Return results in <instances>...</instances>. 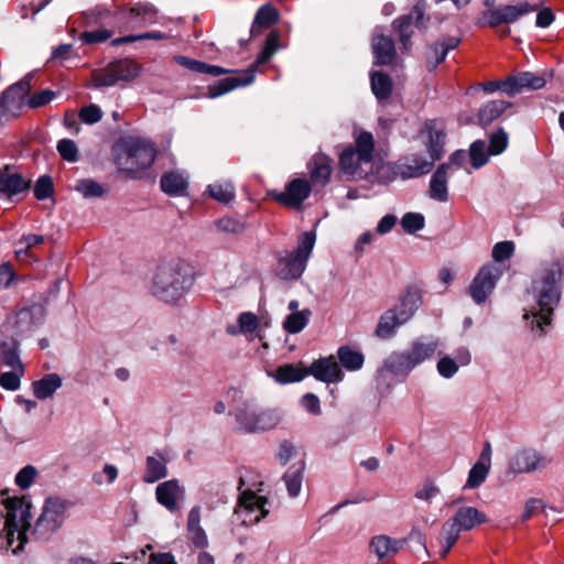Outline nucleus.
<instances>
[{
    "label": "nucleus",
    "mask_w": 564,
    "mask_h": 564,
    "mask_svg": "<svg viewBox=\"0 0 564 564\" xmlns=\"http://www.w3.org/2000/svg\"><path fill=\"white\" fill-rule=\"evenodd\" d=\"M514 251V245L512 241H501L494 246L492 258L497 262L509 259Z\"/></svg>",
    "instance_id": "60"
},
{
    "label": "nucleus",
    "mask_w": 564,
    "mask_h": 564,
    "mask_svg": "<svg viewBox=\"0 0 564 564\" xmlns=\"http://www.w3.org/2000/svg\"><path fill=\"white\" fill-rule=\"evenodd\" d=\"M279 40H280V36H279L278 32H270L267 37L265 45H264L262 52L260 53V55L258 56L256 62L249 68H253L256 66V72H257L258 67L261 64H264L265 62H268L278 52V50L280 47Z\"/></svg>",
    "instance_id": "48"
},
{
    "label": "nucleus",
    "mask_w": 564,
    "mask_h": 564,
    "mask_svg": "<svg viewBox=\"0 0 564 564\" xmlns=\"http://www.w3.org/2000/svg\"><path fill=\"white\" fill-rule=\"evenodd\" d=\"M131 15L141 17L148 23L156 21V9L151 3H138L130 9Z\"/></svg>",
    "instance_id": "57"
},
{
    "label": "nucleus",
    "mask_w": 564,
    "mask_h": 564,
    "mask_svg": "<svg viewBox=\"0 0 564 564\" xmlns=\"http://www.w3.org/2000/svg\"><path fill=\"white\" fill-rule=\"evenodd\" d=\"M239 430L247 433L267 431L275 427L281 421L276 409L261 408L254 400H241L235 410Z\"/></svg>",
    "instance_id": "6"
},
{
    "label": "nucleus",
    "mask_w": 564,
    "mask_h": 564,
    "mask_svg": "<svg viewBox=\"0 0 564 564\" xmlns=\"http://www.w3.org/2000/svg\"><path fill=\"white\" fill-rule=\"evenodd\" d=\"M424 3H417L416 6H414V8L409 14L400 17L393 22L394 28L399 32L400 42L402 43L404 48H408L411 45V37L413 35L411 25L413 23H415L417 28L424 25Z\"/></svg>",
    "instance_id": "15"
},
{
    "label": "nucleus",
    "mask_w": 564,
    "mask_h": 564,
    "mask_svg": "<svg viewBox=\"0 0 564 564\" xmlns=\"http://www.w3.org/2000/svg\"><path fill=\"white\" fill-rule=\"evenodd\" d=\"M454 525L462 531H470L476 525L488 521L486 514L475 507L463 506L448 519Z\"/></svg>",
    "instance_id": "21"
},
{
    "label": "nucleus",
    "mask_w": 564,
    "mask_h": 564,
    "mask_svg": "<svg viewBox=\"0 0 564 564\" xmlns=\"http://www.w3.org/2000/svg\"><path fill=\"white\" fill-rule=\"evenodd\" d=\"M122 152L117 158L118 166L131 174L149 169L156 156L154 144L142 138L130 137L121 142Z\"/></svg>",
    "instance_id": "5"
},
{
    "label": "nucleus",
    "mask_w": 564,
    "mask_h": 564,
    "mask_svg": "<svg viewBox=\"0 0 564 564\" xmlns=\"http://www.w3.org/2000/svg\"><path fill=\"white\" fill-rule=\"evenodd\" d=\"M238 324L240 333H252L257 329L259 321L254 314L246 312L239 315Z\"/></svg>",
    "instance_id": "62"
},
{
    "label": "nucleus",
    "mask_w": 564,
    "mask_h": 564,
    "mask_svg": "<svg viewBox=\"0 0 564 564\" xmlns=\"http://www.w3.org/2000/svg\"><path fill=\"white\" fill-rule=\"evenodd\" d=\"M44 317V310L39 305L24 307L17 312L14 328L17 335H25L34 330Z\"/></svg>",
    "instance_id": "20"
},
{
    "label": "nucleus",
    "mask_w": 564,
    "mask_h": 564,
    "mask_svg": "<svg viewBox=\"0 0 564 564\" xmlns=\"http://www.w3.org/2000/svg\"><path fill=\"white\" fill-rule=\"evenodd\" d=\"M536 10L538 6H532L529 2L523 1L514 6L508 4L487 10L484 14V18L487 20L489 26L496 28L502 23H514L521 17Z\"/></svg>",
    "instance_id": "12"
},
{
    "label": "nucleus",
    "mask_w": 564,
    "mask_h": 564,
    "mask_svg": "<svg viewBox=\"0 0 564 564\" xmlns=\"http://www.w3.org/2000/svg\"><path fill=\"white\" fill-rule=\"evenodd\" d=\"M310 177L314 185L325 186L332 175V160L323 153L313 156L310 162Z\"/></svg>",
    "instance_id": "27"
},
{
    "label": "nucleus",
    "mask_w": 564,
    "mask_h": 564,
    "mask_svg": "<svg viewBox=\"0 0 564 564\" xmlns=\"http://www.w3.org/2000/svg\"><path fill=\"white\" fill-rule=\"evenodd\" d=\"M564 274V261L555 259L532 282L534 303L525 310L523 318L532 333L539 337L552 325L553 314L562 297L561 282Z\"/></svg>",
    "instance_id": "2"
},
{
    "label": "nucleus",
    "mask_w": 564,
    "mask_h": 564,
    "mask_svg": "<svg viewBox=\"0 0 564 564\" xmlns=\"http://www.w3.org/2000/svg\"><path fill=\"white\" fill-rule=\"evenodd\" d=\"M545 85V79L543 76L523 72L516 76H510L506 79V90L509 96H514L520 93L522 89H531L536 90L541 89Z\"/></svg>",
    "instance_id": "22"
},
{
    "label": "nucleus",
    "mask_w": 564,
    "mask_h": 564,
    "mask_svg": "<svg viewBox=\"0 0 564 564\" xmlns=\"http://www.w3.org/2000/svg\"><path fill=\"white\" fill-rule=\"evenodd\" d=\"M33 192H34V196L39 200H44V199L48 198L50 196H52V194L54 192L52 178L47 175L41 176L36 181Z\"/></svg>",
    "instance_id": "56"
},
{
    "label": "nucleus",
    "mask_w": 564,
    "mask_h": 564,
    "mask_svg": "<svg viewBox=\"0 0 564 564\" xmlns=\"http://www.w3.org/2000/svg\"><path fill=\"white\" fill-rule=\"evenodd\" d=\"M207 191L212 198L221 204H228L235 198V186L228 181L210 184Z\"/></svg>",
    "instance_id": "45"
},
{
    "label": "nucleus",
    "mask_w": 564,
    "mask_h": 564,
    "mask_svg": "<svg viewBox=\"0 0 564 564\" xmlns=\"http://www.w3.org/2000/svg\"><path fill=\"white\" fill-rule=\"evenodd\" d=\"M449 164H441L431 177L430 182V197L438 200L446 202L448 199L447 193V177Z\"/></svg>",
    "instance_id": "32"
},
{
    "label": "nucleus",
    "mask_w": 564,
    "mask_h": 564,
    "mask_svg": "<svg viewBox=\"0 0 564 564\" xmlns=\"http://www.w3.org/2000/svg\"><path fill=\"white\" fill-rule=\"evenodd\" d=\"M307 375L308 371L305 368L292 364L280 366L274 372H270V377L281 384L299 382Z\"/></svg>",
    "instance_id": "38"
},
{
    "label": "nucleus",
    "mask_w": 564,
    "mask_h": 564,
    "mask_svg": "<svg viewBox=\"0 0 564 564\" xmlns=\"http://www.w3.org/2000/svg\"><path fill=\"white\" fill-rule=\"evenodd\" d=\"M62 387V378L57 373L44 376L33 383V393L40 400L51 398Z\"/></svg>",
    "instance_id": "40"
},
{
    "label": "nucleus",
    "mask_w": 564,
    "mask_h": 564,
    "mask_svg": "<svg viewBox=\"0 0 564 564\" xmlns=\"http://www.w3.org/2000/svg\"><path fill=\"white\" fill-rule=\"evenodd\" d=\"M187 532L191 541L196 547H206L208 545V539L200 527V508L193 507L187 516Z\"/></svg>",
    "instance_id": "35"
},
{
    "label": "nucleus",
    "mask_w": 564,
    "mask_h": 564,
    "mask_svg": "<svg viewBox=\"0 0 564 564\" xmlns=\"http://www.w3.org/2000/svg\"><path fill=\"white\" fill-rule=\"evenodd\" d=\"M337 355L341 365L349 371L358 370L364 365V355L348 346L339 347Z\"/></svg>",
    "instance_id": "47"
},
{
    "label": "nucleus",
    "mask_w": 564,
    "mask_h": 564,
    "mask_svg": "<svg viewBox=\"0 0 564 564\" xmlns=\"http://www.w3.org/2000/svg\"><path fill=\"white\" fill-rule=\"evenodd\" d=\"M6 506L8 512L3 531L0 533V549L11 547L17 533L19 544L12 549L13 553L22 550L29 531L36 540H48L62 527L68 509L66 500L58 497L46 498L31 529V503L25 498L9 499Z\"/></svg>",
    "instance_id": "1"
},
{
    "label": "nucleus",
    "mask_w": 564,
    "mask_h": 564,
    "mask_svg": "<svg viewBox=\"0 0 564 564\" xmlns=\"http://www.w3.org/2000/svg\"><path fill=\"white\" fill-rule=\"evenodd\" d=\"M139 65L129 58L109 63L104 69H95L91 73L95 88L115 86L119 82H129L139 75Z\"/></svg>",
    "instance_id": "9"
},
{
    "label": "nucleus",
    "mask_w": 564,
    "mask_h": 564,
    "mask_svg": "<svg viewBox=\"0 0 564 564\" xmlns=\"http://www.w3.org/2000/svg\"><path fill=\"white\" fill-rule=\"evenodd\" d=\"M316 240L313 231L304 232L294 252L284 251L278 259L276 274L282 280L299 279L306 267Z\"/></svg>",
    "instance_id": "7"
},
{
    "label": "nucleus",
    "mask_w": 564,
    "mask_h": 564,
    "mask_svg": "<svg viewBox=\"0 0 564 564\" xmlns=\"http://www.w3.org/2000/svg\"><path fill=\"white\" fill-rule=\"evenodd\" d=\"M57 151L68 162H76L78 160V150L73 140L63 139L58 141Z\"/></svg>",
    "instance_id": "59"
},
{
    "label": "nucleus",
    "mask_w": 564,
    "mask_h": 564,
    "mask_svg": "<svg viewBox=\"0 0 564 564\" xmlns=\"http://www.w3.org/2000/svg\"><path fill=\"white\" fill-rule=\"evenodd\" d=\"M24 376V366L11 368L0 376V386L9 391H17L21 384V378Z\"/></svg>",
    "instance_id": "51"
},
{
    "label": "nucleus",
    "mask_w": 564,
    "mask_h": 564,
    "mask_svg": "<svg viewBox=\"0 0 564 564\" xmlns=\"http://www.w3.org/2000/svg\"><path fill=\"white\" fill-rule=\"evenodd\" d=\"M30 185L31 178H25L9 167L0 170V193L9 196L15 195L28 189Z\"/></svg>",
    "instance_id": "25"
},
{
    "label": "nucleus",
    "mask_w": 564,
    "mask_h": 564,
    "mask_svg": "<svg viewBox=\"0 0 564 564\" xmlns=\"http://www.w3.org/2000/svg\"><path fill=\"white\" fill-rule=\"evenodd\" d=\"M422 305V294L416 288H409L406 293L402 296L397 312L401 316V319L408 322L412 318L415 312Z\"/></svg>",
    "instance_id": "36"
},
{
    "label": "nucleus",
    "mask_w": 564,
    "mask_h": 564,
    "mask_svg": "<svg viewBox=\"0 0 564 564\" xmlns=\"http://www.w3.org/2000/svg\"><path fill=\"white\" fill-rule=\"evenodd\" d=\"M192 283L189 265L176 259L156 269L152 278L151 293L166 303H175L187 292Z\"/></svg>",
    "instance_id": "3"
},
{
    "label": "nucleus",
    "mask_w": 564,
    "mask_h": 564,
    "mask_svg": "<svg viewBox=\"0 0 564 564\" xmlns=\"http://www.w3.org/2000/svg\"><path fill=\"white\" fill-rule=\"evenodd\" d=\"M508 133L502 128L492 132L489 137V153L492 155L502 153L508 147Z\"/></svg>",
    "instance_id": "52"
},
{
    "label": "nucleus",
    "mask_w": 564,
    "mask_h": 564,
    "mask_svg": "<svg viewBox=\"0 0 564 564\" xmlns=\"http://www.w3.org/2000/svg\"><path fill=\"white\" fill-rule=\"evenodd\" d=\"M312 311L304 308L300 312L289 314L283 321V328L289 334H297L302 332L310 322Z\"/></svg>",
    "instance_id": "44"
},
{
    "label": "nucleus",
    "mask_w": 564,
    "mask_h": 564,
    "mask_svg": "<svg viewBox=\"0 0 564 564\" xmlns=\"http://www.w3.org/2000/svg\"><path fill=\"white\" fill-rule=\"evenodd\" d=\"M56 97V93L51 89H44L32 94L25 101L30 109H37L48 105Z\"/></svg>",
    "instance_id": "55"
},
{
    "label": "nucleus",
    "mask_w": 564,
    "mask_h": 564,
    "mask_svg": "<svg viewBox=\"0 0 564 564\" xmlns=\"http://www.w3.org/2000/svg\"><path fill=\"white\" fill-rule=\"evenodd\" d=\"M373 137L362 132L356 139V147L343 151L339 156L341 171L356 180H366L377 171L373 158Z\"/></svg>",
    "instance_id": "4"
},
{
    "label": "nucleus",
    "mask_w": 564,
    "mask_h": 564,
    "mask_svg": "<svg viewBox=\"0 0 564 564\" xmlns=\"http://www.w3.org/2000/svg\"><path fill=\"white\" fill-rule=\"evenodd\" d=\"M167 462L162 453L149 456L145 460V470L142 480L147 484H153L167 476Z\"/></svg>",
    "instance_id": "30"
},
{
    "label": "nucleus",
    "mask_w": 564,
    "mask_h": 564,
    "mask_svg": "<svg viewBox=\"0 0 564 564\" xmlns=\"http://www.w3.org/2000/svg\"><path fill=\"white\" fill-rule=\"evenodd\" d=\"M458 37H445L441 41L435 42L430 46L429 54L426 57L427 66L432 69L438 64L444 62L449 51L457 47L459 44Z\"/></svg>",
    "instance_id": "33"
},
{
    "label": "nucleus",
    "mask_w": 564,
    "mask_h": 564,
    "mask_svg": "<svg viewBox=\"0 0 564 564\" xmlns=\"http://www.w3.org/2000/svg\"><path fill=\"white\" fill-rule=\"evenodd\" d=\"M416 367H419L417 362L413 359L408 348H405L392 351L386 358L380 371H388L393 376L408 377Z\"/></svg>",
    "instance_id": "17"
},
{
    "label": "nucleus",
    "mask_w": 564,
    "mask_h": 564,
    "mask_svg": "<svg viewBox=\"0 0 564 564\" xmlns=\"http://www.w3.org/2000/svg\"><path fill=\"white\" fill-rule=\"evenodd\" d=\"M372 53L376 65H390L395 58L394 42L390 36L375 34L372 37Z\"/></svg>",
    "instance_id": "24"
},
{
    "label": "nucleus",
    "mask_w": 564,
    "mask_h": 564,
    "mask_svg": "<svg viewBox=\"0 0 564 564\" xmlns=\"http://www.w3.org/2000/svg\"><path fill=\"white\" fill-rule=\"evenodd\" d=\"M306 370L308 375L326 383L339 382L344 378L343 371L333 356L315 360Z\"/></svg>",
    "instance_id": "19"
},
{
    "label": "nucleus",
    "mask_w": 564,
    "mask_h": 564,
    "mask_svg": "<svg viewBox=\"0 0 564 564\" xmlns=\"http://www.w3.org/2000/svg\"><path fill=\"white\" fill-rule=\"evenodd\" d=\"M33 76L28 74L20 82L7 88L1 96V106L6 111L19 110L25 105L24 97L31 90V80Z\"/></svg>",
    "instance_id": "16"
},
{
    "label": "nucleus",
    "mask_w": 564,
    "mask_h": 564,
    "mask_svg": "<svg viewBox=\"0 0 564 564\" xmlns=\"http://www.w3.org/2000/svg\"><path fill=\"white\" fill-rule=\"evenodd\" d=\"M553 462V457L533 447H521L510 457L508 469L510 473L530 474L546 468Z\"/></svg>",
    "instance_id": "10"
},
{
    "label": "nucleus",
    "mask_w": 564,
    "mask_h": 564,
    "mask_svg": "<svg viewBox=\"0 0 564 564\" xmlns=\"http://www.w3.org/2000/svg\"><path fill=\"white\" fill-rule=\"evenodd\" d=\"M185 488L177 479H170L159 484L155 488V499L166 510L174 512L178 509V502L184 499Z\"/></svg>",
    "instance_id": "14"
},
{
    "label": "nucleus",
    "mask_w": 564,
    "mask_h": 564,
    "mask_svg": "<svg viewBox=\"0 0 564 564\" xmlns=\"http://www.w3.org/2000/svg\"><path fill=\"white\" fill-rule=\"evenodd\" d=\"M424 225V216L419 213H406L401 219V226L408 234H414L423 229Z\"/></svg>",
    "instance_id": "54"
},
{
    "label": "nucleus",
    "mask_w": 564,
    "mask_h": 564,
    "mask_svg": "<svg viewBox=\"0 0 564 564\" xmlns=\"http://www.w3.org/2000/svg\"><path fill=\"white\" fill-rule=\"evenodd\" d=\"M279 19L278 10L271 4L262 6L256 13L253 23L250 29V34H260L263 30L269 29Z\"/></svg>",
    "instance_id": "37"
},
{
    "label": "nucleus",
    "mask_w": 564,
    "mask_h": 564,
    "mask_svg": "<svg viewBox=\"0 0 564 564\" xmlns=\"http://www.w3.org/2000/svg\"><path fill=\"white\" fill-rule=\"evenodd\" d=\"M0 361L9 368L23 366L19 355V341L15 338L0 340Z\"/></svg>",
    "instance_id": "39"
},
{
    "label": "nucleus",
    "mask_w": 564,
    "mask_h": 564,
    "mask_svg": "<svg viewBox=\"0 0 564 564\" xmlns=\"http://www.w3.org/2000/svg\"><path fill=\"white\" fill-rule=\"evenodd\" d=\"M160 184L165 194L176 196L187 188V178L178 172H169L161 177Z\"/></svg>",
    "instance_id": "42"
},
{
    "label": "nucleus",
    "mask_w": 564,
    "mask_h": 564,
    "mask_svg": "<svg viewBox=\"0 0 564 564\" xmlns=\"http://www.w3.org/2000/svg\"><path fill=\"white\" fill-rule=\"evenodd\" d=\"M469 156L471 160L473 167L479 169L484 166L488 161L485 141L476 140L475 142H473L469 149Z\"/></svg>",
    "instance_id": "53"
},
{
    "label": "nucleus",
    "mask_w": 564,
    "mask_h": 564,
    "mask_svg": "<svg viewBox=\"0 0 564 564\" xmlns=\"http://www.w3.org/2000/svg\"><path fill=\"white\" fill-rule=\"evenodd\" d=\"M436 368L438 373L443 378L451 379L456 375V372L459 369V366L454 358H451L449 356H444L437 361Z\"/></svg>",
    "instance_id": "58"
},
{
    "label": "nucleus",
    "mask_w": 564,
    "mask_h": 564,
    "mask_svg": "<svg viewBox=\"0 0 564 564\" xmlns=\"http://www.w3.org/2000/svg\"><path fill=\"white\" fill-rule=\"evenodd\" d=\"M460 531L449 520L442 524L437 541L441 545L440 556L445 558L459 539Z\"/></svg>",
    "instance_id": "41"
},
{
    "label": "nucleus",
    "mask_w": 564,
    "mask_h": 564,
    "mask_svg": "<svg viewBox=\"0 0 564 564\" xmlns=\"http://www.w3.org/2000/svg\"><path fill=\"white\" fill-rule=\"evenodd\" d=\"M510 106L505 100H492L484 105L478 112V123L481 126H488L494 120L499 118Z\"/></svg>",
    "instance_id": "43"
},
{
    "label": "nucleus",
    "mask_w": 564,
    "mask_h": 564,
    "mask_svg": "<svg viewBox=\"0 0 564 564\" xmlns=\"http://www.w3.org/2000/svg\"><path fill=\"white\" fill-rule=\"evenodd\" d=\"M397 312V308L387 310L379 318L375 335L381 339H388L393 336L395 328L405 324Z\"/></svg>",
    "instance_id": "34"
},
{
    "label": "nucleus",
    "mask_w": 564,
    "mask_h": 564,
    "mask_svg": "<svg viewBox=\"0 0 564 564\" xmlns=\"http://www.w3.org/2000/svg\"><path fill=\"white\" fill-rule=\"evenodd\" d=\"M254 76L256 66L253 68H247L239 72L237 76L220 79L208 87L207 96L209 98H217L239 86L250 85L254 80Z\"/></svg>",
    "instance_id": "18"
},
{
    "label": "nucleus",
    "mask_w": 564,
    "mask_h": 564,
    "mask_svg": "<svg viewBox=\"0 0 564 564\" xmlns=\"http://www.w3.org/2000/svg\"><path fill=\"white\" fill-rule=\"evenodd\" d=\"M75 191L85 198L101 197L106 193L104 186L91 178L78 180L75 184Z\"/></svg>",
    "instance_id": "49"
},
{
    "label": "nucleus",
    "mask_w": 564,
    "mask_h": 564,
    "mask_svg": "<svg viewBox=\"0 0 564 564\" xmlns=\"http://www.w3.org/2000/svg\"><path fill=\"white\" fill-rule=\"evenodd\" d=\"M434 162L433 159L426 160L422 155L413 154L404 158L398 165V170L403 178H414L429 173Z\"/></svg>",
    "instance_id": "23"
},
{
    "label": "nucleus",
    "mask_w": 564,
    "mask_h": 564,
    "mask_svg": "<svg viewBox=\"0 0 564 564\" xmlns=\"http://www.w3.org/2000/svg\"><path fill=\"white\" fill-rule=\"evenodd\" d=\"M370 79L372 93L378 99H386L391 95L392 83L388 75L382 72H372Z\"/></svg>",
    "instance_id": "46"
},
{
    "label": "nucleus",
    "mask_w": 564,
    "mask_h": 564,
    "mask_svg": "<svg viewBox=\"0 0 564 564\" xmlns=\"http://www.w3.org/2000/svg\"><path fill=\"white\" fill-rule=\"evenodd\" d=\"M79 117L85 123L93 124L101 119L102 113L98 106L91 104L82 108Z\"/></svg>",
    "instance_id": "64"
},
{
    "label": "nucleus",
    "mask_w": 564,
    "mask_h": 564,
    "mask_svg": "<svg viewBox=\"0 0 564 564\" xmlns=\"http://www.w3.org/2000/svg\"><path fill=\"white\" fill-rule=\"evenodd\" d=\"M111 37V32L108 30H94L80 34L79 39L86 44L101 43Z\"/></svg>",
    "instance_id": "63"
},
{
    "label": "nucleus",
    "mask_w": 564,
    "mask_h": 564,
    "mask_svg": "<svg viewBox=\"0 0 564 564\" xmlns=\"http://www.w3.org/2000/svg\"><path fill=\"white\" fill-rule=\"evenodd\" d=\"M310 182L302 178L292 180L285 187L284 192L273 195L276 202L292 208L301 207L302 203L311 194Z\"/></svg>",
    "instance_id": "13"
},
{
    "label": "nucleus",
    "mask_w": 564,
    "mask_h": 564,
    "mask_svg": "<svg viewBox=\"0 0 564 564\" xmlns=\"http://www.w3.org/2000/svg\"><path fill=\"white\" fill-rule=\"evenodd\" d=\"M429 135L427 150L430 158L437 161L443 155V147L445 144L446 134L443 127L437 121H429L425 123L424 131Z\"/></svg>",
    "instance_id": "29"
},
{
    "label": "nucleus",
    "mask_w": 564,
    "mask_h": 564,
    "mask_svg": "<svg viewBox=\"0 0 564 564\" xmlns=\"http://www.w3.org/2000/svg\"><path fill=\"white\" fill-rule=\"evenodd\" d=\"M501 274L502 270L496 263L490 262L479 269L468 288V293L476 304L486 302Z\"/></svg>",
    "instance_id": "11"
},
{
    "label": "nucleus",
    "mask_w": 564,
    "mask_h": 564,
    "mask_svg": "<svg viewBox=\"0 0 564 564\" xmlns=\"http://www.w3.org/2000/svg\"><path fill=\"white\" fill-rule=\"evenodd\" d=\"M404 543L405 540L393 539L388 535L380 534L371 539L369 547L378 560H383L384 557L395 555L403 547Z\"/></svg>",
    "instance_id": "26"
},
{
    "label": "nucleus",
    "mask_w": 564,
    "mask_h": 564,
    "mask_svg": "<svg viewBox=\"0 0 564 564\" xmlns=\"http://www.w3.org/2000/svg\"><path fill=\"white\" fill-rule=\"evenodd\" d=\"M489 466L484 462H477L469 470L465 488H478L487 478Z\"/></svg>",
    "instance_id": "50"
},
{
    "label": "nucleus",
    "mask_w": 564,
    "mask_h": 564,
    "mask_svg": "<svg viewBox=\"0 0 564 564\" xmlns=\"http://www.w3.org/2000/svg\"><path fill=\"white\" fill-rule=\"evenodd\" d=\"M37 475V471L35 467L28 465L23 467L15 476V484L22 488L26 489L29 488L32 482L34 481L35 477Z\"/></svg>",
    "instance_id": "61"
},
{
    "label": "nucleus",
    "mask_w": 564,
    "mask_h": 564,
    "mask_svg": "<svg viewBox=\"0 0 564 564\" xmlns=\"http://www.w3.org/2000/svg\"><path fill=\"white\" fill-rule=\"evenodd\" d=\"M243 484V479L240 478L238 489L241 492L234 514L242 524L253 525L269 514V509L265 508L268 499L265 497L258 496L250 489L241 490Z\"/></svg>",
    "instance_id": "8"
},
{
    "label": "nucleus",
    "mask_w": 564,
    "mask_h": 564,
    "mask_svg": "<svg viewBox=\"0 0 564 564\" xmlns=\"http://www.w3.org/2000/svg\"><path fill=\"white\" fill-rule=\"evenodd\" d=\"M438 346L440 343L437 339L419 337L409 344L408 350L420 366L423 362L433 359Z\"/></svg>",
    "instance_id": "28"
},
{
    "label": "nucleus",
    "mask_w": 564,
    "mask_h": 564,
    "mask_svg": "<svg viewBox=\"0 0 564 564\" xmlns=\"http://www.w3.org/2000/svg\"><path fill=\"white\" fill-rule=\"evenodd\" d=\"M304 470L305 462L299 460L284 473L282 480L290 498L300 496L303 486Z\"/></svg>",
    "instance_id": "31"
}]
</instances>
